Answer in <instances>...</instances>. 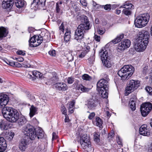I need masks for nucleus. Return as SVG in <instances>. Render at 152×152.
Returning a JSON list of instances; mask_svg holds the SVG:
<instances>
[{
	"label": "nucleus",
	"instance_id": "f257e3e1",
	"mask_svg": "<svg viewBox=\"0 0 152 152\" xmlns=\"http://www.w3.org/2000/svg\"><path fill=\"white\" fill-rule=\"evenodd\" d=\"M138 35L134 48L137 51L142 52L145 50L148 43L150 34L148 31L142 30L139 32Z\"/></svg>",
	"mask_w": 152,
	"mask_h": 152
},
{
	"label": "nucleus",
	"instance_id": "f03ea898",
	"mask_svg": "<svg viewBox=\"0 0 152 152\" xmlns=\"http://www.w3.org/2000/svg\"><path fill=\"white\" fill-rule=\"evenodd\" d=\"M82 20L83 23L78 26L75 32V39L79 42H80L81 40L83 38L85 31L90 29L88 18L84 16L82 18Z\"/></svg>",
	"mask_w": 152,
	"mask_h": 152
},
{
	"label": "nucleus",
	"instance_id": "7ed1b4c3",
	"mask_svg": "<svg viewBox=\"0 0 152 152\" xmlns=\"http://www.w3.org/2000/svg\"><path fill=\"white\" fill-rule=\"evenodd\" d=\"M2 112L4 118L10 122H15L19 119V113L12 107H4L2 109Z\"/></svg>",
	"mask_w": 152,
	"mask_h": 152
},
{
	"label": "nucleus",
	"instance_id": "20e7f679",
	"mask_svg": "<svg viewBox=\"0 0 152 152\" xmlns=\"http://www.w3.org/2000/svg\"><path fill=\"white\" fill-rule=\"evenodd\" d=\"M150 18L148 13L144 14L137 17L134 21L136 27L141 28L144 27L147 24Z\"/></svg>",
	"mask_w": 152,
	"mask_h": 152
},
{
	"label": "nucleus",
	"instance_id": "39448f33",
	"mask_svg": "<svg viewBox=\"0 0 152 152\" xmlns=\"http://www.w3.org/2000/svg\"><path fill=\"white\" fill-rule=\"evenodd\" d=\"M23 130L24 134L28 136L30 140H34L37 138V132L32 126L27 124L23 127Z\"/></svg>",
	"mask_w": 152,
	"mask_h": 152
},
{
	"label": "nucleus",
	"instance_id": "423d86ee",
	"mask_svg": "<svg viewBox=\"0 0 152 152\" xmlns=\"http://www.w3.org/2000/svg\"><path fill=\"white\" fill-rule=\"evenodd\" d=\"M99 55L104 65L107 68L111 67V58L110 56L107 55V52L105 49H101L99 52Z\"/></svg>",
	"mask_w": 152,
	"mask_h": 152
},
{
	"label": "nucleus",
	"instance_id": "0eeeda50",
	"mask_svg": "<svg viewBox=\"0 0 152 152\" xmlns=\"http://www.w3.org/2000/svg\"><path fill=\"white\" fill-rule=\"evenodd\" d=\"M80 144L83 149H86L88 151H90L89 149L91 148L90 139L86 134L80 136Z\"/></svg>",
	"mask_w": 152,
	"mask_h": 152
},
{
	"label": "nucleus",
	"instance_id": "6e6552de",
	"mask_svg": "<svg viewBox=\"0 0 152 152\" xmlns=\"http://www.w3.org/2000/svg\"><path fill=\"white\" fill-rule=\"evenodd\" d=\"M152 109V104L150 102L143 103L140 106L141 114L143 116H146Z\"/></svg>",
	"mask_w": 152,
	"mask_h": 152
},
{
	"label": "nucleus",
	"instance_id": "1a4fd4ad",
	"mask_svg": "<svg viewBox=\"0 0 152 152\" xmlns=\"http://www.w3.org/2000/svg\"><path fill=\"white\" fill-rule=\"evenodd\" d=\"M140 83L138 80H131L129 82V84L126 88V90L128 93L136 89L140 86Z\"/></svg>",
	"mask_w": 152,
	"mask_h": 152
},
{
	"label": "nucleus",
	"instance_id": "9d476101",
	"mask_svg": "<svg viewBox=\"0 0 152 152\" xmlns=\"http://www.w3.org/2000/svg\"><path fill=\"white\" fill-rule=\"evenodd\" d=\"M43 39L41 35H34L29 40L30 46L32 47H36L39 45L42 42Z\"/></svg>",
	"mask_w": 152,
	"mask_h": 152
},
{
	"label": "nucleus",
	"instance_id": "9b49d317",
	"mask_svg": "<svg viewBox=\"0 0 152 152\" xmlns=\"http://www.w3.org/2000/svg\"><path fill=\"white\" fill-rule=\"evenodd\" d=\"M106 80L102 79H100L97 83V89L99 88H105V89L107 90L108 89L109 84L107 80L108 76L106 75Z\"/></svg>",
	"mask_w": 152,
	"mask_h": 152
},
{
	"label": "nucleus",
	"instance_id": "f8f14e48",
	"mask_svg": "<svg viewBox=\"0 0 152 152\" xmlns=\"http://www.w3.org/2000/svg\"><path fill=\"white\" fill-rule=\"evenodd\" d=\"M9 101L8 96L4 93L0 94V108L4 107Z\"/></svg>",
	"mask_w": 152,
	"mask_h": 152
},
{
	"label": "nucleus",
	"instance_id": "ddd939ff",
	"mask_svg": "<svg viewBox=\"0 0 152 152\" xmlns=\"http://www.w3.org/2000/svg\"><path fill=\"white\" fill-rule=\"evenodd\" d=\"M118 74L124 81L128 80L130 77L128 76V73L123 67L118 71Z\"/></svg>",
	"mask_w": 152,
	"mask_h": 152
},
{
	"label": "nucleus",
	"instance_id": "4468645a",
	"mask_svg": "<svg viewBox=\"0 0 152 152\" xmlns=\"http://www.w3.org/2000/svg\"><path fill=\"white\" fill-rule=\"evenodd\" d=\"M146 125H143L141 126L139 129V133L140 135L144 136H148L150 135L149 130L147 128Z\"/></svg>",
	"mask_w": 152,
	"mask_h": 152
},
{
	"label": "nucleus",
	"instance_id": "2eb2a0df",
	"mask_svg": "<svg viewBox=\"0 0 152 152\" xmlns=\"http://www.w3.org/2000/svg\"><path fill=\"white\" fill-rule=\"evenodd\" d=\"M13 0H4L2 3V7L5 9L11 7L13 5Z\"/></svg>",
	"mask_w": 152,
	"mask_h": 152
},
{
	"label": "nucleus",
	"instance_id": "dca6fc26",
	"mask_svg": "<svg viewBox=\"0 0 152 152\" xmlns=\"http://www.w3.org/2000/svg\"><path fill=\"white\" fill-rule=\"evenodd\" d=\"M54 86L59 91H66L67 87L66 84L63 83H58L54 84Z\"/></svg>",
	"mask_w": 152,
	"mask_h": 152
},
{
	"label": "nucleus",
	"instance_id": "f3484780",
	"mask_svg": "<svg viewBox=\"0 0 152 152\" xmlns=\"http://www.w3.org/2000/svg\"><path fill=\"white\" fill-rule=\"evenodd\" d=\"M28 144V142L25 139H22L20 142L19 148L22 151H25Z\"/></svg>",
	"mask_w": 152,
	"mask_h": 152
},
{
	"label": "nucleus",
	"instance_id": "a211bd4d",
	"mask_svg": "<svg viewBox=\"0 0 152 152\" xmlns=\"http://www.w3.org/2000/svg\"><path fill=\"white\" fill-rule=\"evenodd\" d=\"M123 67L125 69L128 76H131L134 72V68L130 65H125Z\"/></svg>",
	"mask_w": 152,
	"mask_h": 152
},
{
	"label": "nucleus",
	"instance_id": "6ab92c4d",
	"mask_svg": "<svg viewBox=\"0 0 152 152\" xmlns=\"http://www.w3.org/2000/svg\"><path fill=\"white\" fill-rule=\"evenodd\" d=\"M7 148V144L3 137H0V152H4Z\"/></svg>",
	"mask_w": 152,
	"mask_h": 152
},
{
	"label": "nucleus",
	"instance_id": "aec40b11",
	"mask_svg": "<svg viewBox=\"0 0 152 152\" xmlns=\"http://www.w3.org/2000/svg\"><path fill=\"white\" fill-rule=\"evenodd\" d=\"M97 101L96 100L92 99L88 101L87 105L88 107L90 109H95L96 106Z\"/></svg>",
	"mask_w": 152,
	"mask_h": 152
},
{
	"label": "nucleus",
	"instance_id": "412c9836",
	"mask_svg": "<svg viewBox=\"0 0 152 152\" xmlns=\"http://www.w3.org/2000/svg\"><path fill=\"white\" fill-rule=\"evenodd\" d=\"M99 91V95L103 98H107L108 96V90H106L105 88L97 89Z\"/></svg>",
	"mask_w": 152,
	"mask_h": 152
},
{
	"label": "nucleus",
	"instance_id": "4be33fe9",
	"mask_svg": "<svg viewBox=\"0 0 152 152\" xmlns=\"http://www.w3.org/2000/svg\"><path fill=\"white\" fill-rule=\"evenodd\" d=\"M46 0H33L31 3V5L33 6H40L41 7L44 6Z\"/></svg>",
	"mask_w": 152,
	"mask_h": 152
},
{
	"label": "nucleus",
	"instance_id": "5701e85b",
	"mask_svg": "<svg viewBox=\"0 0 152 152\" xmlns=\"http://www.w3.org/2000/svg\"><path fill=\"white\" fill-rule=\"evenodd\" d=\"M8 33V30L3 27H0V41L6 37Z\"/></svg>",
	"mask_w": 152,
	"mask_h": 152
},
{
	"label": "nucleus",
	"instance_id": "b1692460",
	"mask_svg": "<svg viewBox=\"0 0 152 152\" xmlns=\"http://www.w3.org/2000/svg\"><path fill=\"white\" fill-rule=\"evenodd\" d=\"M18 125L20 126H23L27 122V120L26 118L23 115L19 116V119L18 120Z\"/></svg>",
	"mask_w": 152,
	"mask_h": 152
},
{
	"label": "nucleus",
	"instance_id": "393cba45",
	"mask_svg": "<svg viewBox=\"0 0 152 152\" xmlns=\"http://www.w3.org/2000/svg\"><path fill=\"white\" fill-rule=\"evenodd\" d=\"M25 3L23 0H15V4L16 6L19 8L23 7Z\"/></svg>",
	"mask_w": 152,
	"mask_h": 152
},
{
	"label": "nucleus",
	"instance_id": "a878e982",
	"mask_svg": "<svg viewBox=\"0 0 152 152\" xmlns=\"http://www.w3.org/2000/svg\"><path fill=\"white\" fill-rule=\"evenodd\" d=\"M124 34H121L118 35L115 39L113 40L110 42V43L112 42L114 44H115L120 42L121 40L124 38Z\"/></svg>",
	"mask_w": 152,
	"mask_h": 152
},
{
	"label": "nucleus",
	"instance_id": "bb28decb",
	"mask_svg": "<svg viewBox=\"0 0 152 152\" xmlns=\"http://www.w3.org/2000/svg\"><path fill=\"white\" fill-rule=\"evenodd\" d=\"M77 89L80 91L83 92H86L88 91L90 88L85 87L82 85H80L76 87Z\"/></svg>",
	"mask_w": 152,
	"mask_h": 152
},
{
	"label": "nucleus",
	"instance_id": "cd10ccee",
	"mask_svg": "<svg viewBox=\"0 0 152 152\" xmlns=\"http://www.w3.org/2000/svg\"><path fill=\"white\" fill-rule=\"evenodd\" d=\"M134 7V6L132 4L129 3L127 2H126L124 4L120 7V8H123L125 9L129 10V9H133Z\"/></svg>",
	"mask_w": 152,
	"mask_h": 152
},
{
	"label": "nucleus",
	"instance_id": "c85d7f7f",
	"mask_svg": "<svg viewBox=\"0 0 152 152\" xmlns=\"http://www.w3.org/2000/svg\"><path fill=\"white\" fill-rule=\"evenodd\" d=\"M9 124L7 122L1 121L0 122V128L1 130H7L8 129Z\"/></svg>",
	"mask_w": 152,
	"mask_h": 152
},
{
	"label": "nucleus",
	"instance_id": "c756f323",
	"mask_svg": "<svg viewBox=\"0 0 152 152\" xmlns=\"http://www.w3.org/2000/svg\"><path fill=\"white\" fill-rule=\"evenodd\" d=\"M44 136V132L42 129L40 128L37 132V138L38 139H41Z\"/></svg>",
	"mask_w": 152,
	"mask_h": 152
},
{
	"label": "nucleus",
	"instance_id": "7c9ffc66",
	"mask_svg": "<svg viewBox=\"0 0 152 152\" xmlns=\"http://www.w3.org/2000/svg\"><path fill=\"white\" fill-rule=\"evenodd\" d=\"M37 110V108L34 107L33 106H32L30 108L29 115L30 117H32L35 114Z\"/></svg>",
	"mask_w": 152,
	"mask_h": 152
},
{
	"label": "nucleus",
	"instance_id": "2f4dec72",
	"mask_svg": "<svg viewBox=\"0 0 152 152\" xmlns=\"http://www.w3.org/2000/svg\"><path fill=\"white\" fill-rule=\"evenodd\" d=\"M126 48L124 45H123V43L121 42L118 45L117 50L118 52H121L123 51Z\"/></svg>",
	"mask_w": 152,
	"mask_h": 152
},
{
	"label": "nucleus",
	"instance_id": "473e14b6",
	"mask_svg": "<svg viewBox=\"0 0 152 152\" xmlns=\"http://www.w3.org/2000/svg\"><path fill=\"white\" fill-rule=\"evenodd\" d=\"M129 105L132 111H134L136 109L135 102L133 100L130 99L129 101Z\"/></svg>",
	"mask_w": 152,
	"mask_h": 152
},
{
	"label": "nucleus",
	"instance_id": "72a5a7b5",
	"mask_svg": "<svg viewBox=\"0 0 152 152\" xmlns=\"http://www.w3.org/2000/svg\"><path fill=\"white\" fill-rule=\"evenodd\" d=\"M96 125L99 126L100 128H102V120L99 117H97L96 118Z\"/></svg>",
	"mask_w": 152,
	"mask_h": 152
},
{
	"label": "nucleus",
	"instance_id": "f704fd0d",
	"mask_svg": "<svg viewBox=\"0 0 152 152\" xmlns=\"http://www.w3.org/2000/svg\"><path fill=\"white\" fill-rule=\"evenodd\" d=\"M121 42L126 48L130 47L131 43L130 41L128 39H124Z\"/></svg>",
	"mask_w": 152,
	"mask_h": 152
},
{
	"label": "nucleus",
	"instance_id": "c9c22d12",
	"mask_svg": "<svg viewBox=\"0 0 152 152\" xmlns=\"http://www.w3.org/2000/svg\"><path fill=\"white\" fill-rule=\"evenodd\" d=\"M99 137L100 133L99 132H95L94 135V139L96 142H100Z\"/></svg>",
	"mask_w": 152,
	"mask_h": 152
},
{
	"label": "nucleus",
	"instance_id": "e433bc0d",
	"mask_svg": "<svg viewBox=\"0 0 152 152\" xmlns=\"http://www.w3.org/2000/svg\"><path fill=\"white\" fill-rule=\"evenodd\" d=\"M70 32L69 31H66L65 34V36L64 39L66 42H68L70 38V35H69Z\"/></svg>",
	"mask_w": 152,
	"mask_h": 152
},
{
	"label": "nucleus",
	"instance_id": "4c0bfd02",
	"mask_svg": "<svg viewBox=\"0 0 152 152\" xmlns=\"http://www.w3.org/2000/svg\"><path fill=\"white\" fill-rule=\"evenodd\" d=\"M31 73L33 75L37 78L40 77L41 76V74L37 71L34 70L32 72H31Z\"/></svg>",
	"mask_w": 152,
	"mask_h": 152
},
{
	"label": "nucleus",
	"instance_id": "58836bf2",
	"mask_svg": "<svg viewBox=\"0 0 152 152\" xmlns=\"http://www.w3.org/2000/svg\"><path fill=\"white\" fill-rule=\"evenodd\" d=\"M90 45V44H87L85 45L84 46L85 50L84 51L87 53L90 51L91 49Z\"/></svg>",
	"mask_w": 152,
	"mask_h": 152
},
{
	"label": "nucleus",
	"instance_id": "ea45409f",
	"mask_svg": "<svg viewBox=\"0 0 152 152\" xmlns=\"http://www.w3.org/2000/svg\"><path fill=\"white\" fill-rule=\"evenodd\" d=\"M75 101L73 100L71 102H70L69 103H68L67 105L68 106V109H72L75 106Z\"/></svg>",
	"mask_w": 152,
	"mask_h": 152
},
{
	"label": "nucleus",
	"instance_id": "a19ab883",
	"mask_svg": "<svg viewBox=\"0 0 152 152\" xmlns=\"http://www.w3.org/2000/svg\"><path fill=\"white\" fill-rule=\"evenodd\" d=\"M146 91L151 95H152V88L149 86H147L145 88Z\"/></svg>",
	"mask_w": 152,
	"mask_h": 152
},
{
	"label": "nucleus",
	"instance_id": "79ce46f5",
	"mask_svg": "<svg viewBox=\"0 0 152 152\" xmlns=\"http://www.w3.org/2000/svg\"><path fill=\"white\" fill-rule=\"evenodd\" d=\"M104 9L106 10L109 11L111 10V5L110 4H107L103 5Z\"/></svg>",
	"mask_w": 152,
	"mask_h": 152
},
{
	"label": "nucleus",
	"instance_id": "37998d69",
	"mask_svg": "<svg viewBox=\"0 0 152 152\" xmlns=\"http://www.w3.org/2000/svg\"><path fill=\"white\" fill-rule=\"evenodd\" d=\"M61 111L63 114L65 115L67 114V110L66 107L63 104L61 105Z\"/></svg>",
	"mask_w": 152,
	"mask_h": 152
},
{
	"label": "nucleus",
	"instance_id": "c03bdc74",
	"mask_svg": "<svg viewBox=\"0 0 152 152\" xmlns=\"http://www.w3.org/2000/svg\"><path fill=\"white\" fill-rule=\"evenodd\" d=\"M82 77L83 79L86 80H89L91 79V77L86 74L83 75Z\"/></svg>",
	"mask_w": 152,
	"mask_h": 152
},
{
	"label": "nucleus",
	"instance_id": "a18cd8bd",
	"mask_svg": "<svg viewBox=\"0 0 152 152\" xmlns=\"http://www.w3.org/2000/svg\"><path fill=\"white\" fill-rule=\"evenodd\" d=\"M15 134L13 132H11L9 136H7V138H8V140L10 141L13 138Z\"/></svg>",
	"mask_w": 152,
	"mask_h": 152
},
{
	"label": "nucleus",
	"instance_id": "49530a36",
	"mask_svg": "<svg viewBox=\"0 0 152 152\" xmlns=\"http://www.w3.org/2000/svg\"><path fill=\"white\" fill-rule=\"evenodd\" d=\"M122 12L126 15H131V11L130 10L126 9H124Z\"/></svg>",
	"mask_w": 152,
	"mask_h": 152
},
{
	"label": "nucleus",
	"instance_id": "de8ad7c7",
	"mask_svg": "<svg viewBox=\"0 0 152 152\" xmlns=\"http://www.w3.org/2000/svg\"><path fill=\"white\" fill-rule=\"evenodd\" d=\"M74 78L73 77H69L67 79V82L69 84H71L73 83L74 81Z\"/></svg>",
	"mask_w": 152,
	"mask_h": 152
},
{
	"label": "nucleus",
	"instance_id": "09e8293b",
	"mask_svg": "<svg viewBox=\"0 0 152 152\" xmlns=\"http://www.w3.org/2000/svg\"><path fill=\"white\" fill-rule=\"evenodd\" d=\"M57 81V77L56 76H53L49 79V81L51 83H54Z\"/></svg>",
	"mask_w": 152,
	"mask_h": 152
},
{
	"label": "nucleus",
	"instance_id": "8fccbe9b",
	"mask_svg": "<svg viewBox=\"0 0 152 152\" xmlns=\"http://www.w3.org/2000/svg\"><path fill=\"white\" fill-rule=\"evenodd\" d=\"M97 31L98 34L100 35H102L105 32V30L104 29H102L98 28L97 29Z\"/></svg>",
	"mask_w": 152,
	"mask_h": 152
},
{
	"label": "nucleus",
	"instance_id": "3c124183",
	"mask_svg": "<svg viewBox=\"0 0 152 152\" xmlns=\"http://www.w3.org/2000/svg\"><path fill=\"white\" fill-rule=\"evenodd\" d=\"M87 53L84 50L79 55L78 57L80 58H83L85 57Z\"/></svg>",
	"mask_w": 152,
	"mask_h": 152
},
{
	"label": "nucleus",
	"instance_id": "603ef678",
	"mask_svg": "<svg viewBox=\"0 0 152 152\" xmlns=\"http://www.w3.org/2000/svg\"><path fill=\"white\" fill-rule=\"evenodd\" d=\"M49 54L52 56H55L56 55V51L54 50H51L48 52Z\"/></svg>",
	"mask_w": 152,
	"mask_h": 152
},
{
	"label": "nucleus",
	"instance_id": "864d4df0",
	"mask_svg": "<svg viewBox=\"0 0 152 152\" xmlns=\"http://www.w3.org/2000/svg\"><path fill=\"white\" fill-rule=\"evenodd\" d=\"M60 6L59 5L58 2H57L56 4V12L58 13H59L60 11Z\"/></svg>",
	"mask_w": 152,
	"mask_h": 152
},
{
	"label": "nucleus",
	"instance_id": "5fc2aeb1",
	"mask_svg": "<svg viewBox=\"0 0 152 152\" xmlns=\"http://www.w3.org/2000/svg\"><path fill=\"white\" fill-rule=\"evenodd\" d=\"M94 39L97 42H99L100 40V37L96 34H95L94 36Z\"/></svg>",
	"mask_w": 152,
	"mask_h": 152
},
{
	"label": "nucleus",
	"instance_id": "6e6d98bb",
	"mask_svg": "<svg viewBox=\"0 0 152 152\" xmlns=\"http://www.w3.org/2000/svg\"><path fill=\"white\" fill-rule=\"evenodd\" d=\"M80 2L83 6H87V3L86 0H80Z\"/></svg>",
	"mask_w": 152,
	"mask_h": 152
},
{
	"label": "nucleus",
	"instance_id": "4d7b16f0",
	"mask_svg": "<svg viewBox=\"0 0 152 152\" xmlns=\"http://www.w3.org/2000/svg\"><path fill=\"white\" fill-rule=\"evenodd\" d=\"M95 115V113L94 112L91 113L88 116V118L90 119L91 120L94 117Z\"/></svg>",
	"mask_w": 152,
	"mask_h": 152
},
{
	"label": "nucleus",
	"instance_id": "13d9d810",
	"mask_svg": "<svg viewBox=\"0 0 152 152\" xmlns=\"http://www.w3.org/2000/svg\"><path fill=\"white\" fill-rule=\"evenodd\" d=\"M117 143L119 145H122V142L121 140L120 139V137L118 136L117 138Z\"/></svg>",
	"mask_w": 152,
	"mask_h": 152
},
{
	"label": "nucleus",
	"instance_id": "bf43d9fd",
	"mask_svg": "<svg viewBox=\"0 0 152 152\" xmlns=\"http://www.w3.org/2000/svg\"><path fill=\"white\" fill-rule=\"evenodd\" d=\"M17 53L19 55H22L24 56L25 54V53L22 50H18L17 52Z\"/></svg>",
	"mask_w": 152,
	"mask_h": 152
},
{
	"label": "nucleus",
	"instance_id": "052dcab7",
	"mask_svg": "<svg viewBox=\"0 0 152 152\" xmlns=\"http://www.w3.org/2000/svg\"><path fill=\"white\" fill-rule=\"evenodd\" d=\"M65 118L64 120V121L65 122H69V117L68 116L67 114L65 115Z\"/></svg>",
	"mask_w": 152,
	"mask_h": 152
},
{
	"label": "nucleus",
	"instance_id": "680f3d73",
	"mask_svg": "<svg viewBox=\"0 0 152 152\" xmlns=\"http://www.w3.org/2000/svg\"><path fill=\"white\" fill-rule=\"evenodd\" d=\"M18 64L17 63H15V62H13V61H10L9 65L11 66H15V64Z\"/></svg>",
	"mask_w": 152,
	"mask_h": 152
},
{
	"label": "nucleus",
	"instance_id": "e2e57ef3",
	"mask_svg": "<svg viewBox=\"0 0 152 152\" xmlns=\"http://www.w3.org/2000/svg\"><path fill=\"white\" fill-rule=\"evenodd\" d=\"M119 5L114 4L111 5V7H112L113 9H115L119 7Z\"/></svg>",
	"mask_w": 152,
	"mask_h": 152
},
{
	"label": "nucleus",
	"instance_id": "0e129e2a",
	"mask_svg": "<svg viewBox=\"0 0 152 152\" xmlns=\"http://www.w3.org/2000/svg\"><path fill=\"white\" fill-rule=\"evenodd\" d=\"M95 56H94V55L93 56H91L90 58H89L88 60H89V61H93L94 59H95Z\"/></svg>",
	"mask_w": 152,
	"mask_h": 152
},
{
	"label": "nucleus",
	"instance_id": "69168bd1",
	"mask_svg": "<svg viewBox=\"0 0 152 152\" xmlns=\"http://www.w3.org/2000/svg\"><path fill=\"white\" fill-rule=\"evenodd\" d=\"M73 8L76 12L78 11L79 10L78 7L76 5H74V6Z\"/></svg>",
	"mask_w": 152,
	"mask_h": 152
},
{
	"label": "nucleus",
	"instance_id": "338daca9",
	"mask_svg": "<svg viewBox=\"0 0 152 152\" xmlns=\"http://www.w3.org/2000/svg\"><path fill=\"white\" fill-rule=\"evenodd\" d=\"M24 60L23 58L21 57H18V61L19 62H22Z\"/></svg>",
	"mask_w": 152,
	"mask_h": 152
},
{
	"label": "nucleus",
	"instance_id": "774afa93",
	"mask_svg": "<svg viewBox=\"0 0 152 152\" xmlns=\"http://www.w3.org/2000/svg\"><path fill=\"white\" fill-rule=\"evenodd\" d=\"M56 137V134L55 132H53V137L52 138V139L53 140L55 139Z\"/></svg>",
	"mask_w": 152,
	"mask_h": 152
}]
</instances>
